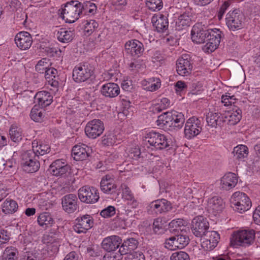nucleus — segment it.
<instances>
[{"label":"nucleus","instance_id":"13d9d810","mask_svg":"<svg viewBox=\"0 0 260 260\" xmlns=\"http://www.w3.org/2000/svg\"><path fill=\"white\" fill-rule=\"evenodd\" d=\"M115 213V208L112 206H109L101 211L100 215L104 218H109L114 215Z\"/></svg>","mask_w":260,"mask_h":260},{"label":"nucleus","instance_id":"09e8293b","mask_svg":"<svg viewBox=\"0 0 260 260\" xmlns=\"http://www.w3.org/2000/svg\"><path fill=\"white\" fill-rule=\"evenodd\" d=\"M221 32L219 29H209L208 35L207 36L206 41L210 42H217V45H219L221 39Z\"/></svg>","mask_w":260,"mask_h":260},{"label":"nucleus","instance_id":"5701e85b","mask_svg":"<svg viewBox=\"0 0 260 260\" xmlns=\"http://www.w3.org/2000/svg\"><path fill=\"white\" fill-rule=\"evenodd\" d=\"M121 239L117 236H111L105 238L102 241V248L108 252L115 251L117 248L120 247L121 244Z\"/></svg>","mask_w":260,"mask_h":260},{"label":"nucleus","instance_id":"338daca9","mask_svg":"<svg viewBox=\"0 0 260 260\" xmlns=\"http://www.w3.org/2000/svg\"><path fill=\"white\" fill-rule=\"evenodd\" d=\"M10 239V234L6 230H0V244L7 243Z\"/></svg>","mask_w":260,"mask_h":260},{"label":"nucleus","instance_id":"4468645a","mask_svg":"<svg viewBox=\"0 0 260 260\" xmlns=\"http://www.w3.org/2000/svg\"><path fill=\"white\" fill-rule=\"evenodd\" d=\"M79 201L76 194H68L61 199L63 210L68 213H73L79 208Z\"/></svg>","mask_w":260,"mask_h":260},{"label":"nucleus","instance_id":"a878e982","mask_svg":"<svg viewBox=\"0 0 260 260\" xmlns=\"http://www.w3.org/2000/svg\"><path fill=\"white\" fill-rule=\"evenodd\" d=\"M100 91L104 96L113 98L120 93V88L116 83L109 82L102 85Z\"/></svg>","mask_w":260,"mask_h":260},{"label":"nucleus","instance_id":"680f3d73","mask_svg":"<svg viewBox=\"0 0 260 260\" xmlns=\"http://www.w3.org/2000/svg\"><path fill=\"white\" fill-rule=\"evenodd\" d=\"M122 190V198L127 200L134 197L129 187L125 184H122L120 186Z\"/></svg>","mask_w":260,"mask_h":260},{"label":"nucleus","instance_id":"b1692460","mask_svg":"<svg viewBox=\"0 0 260 260\" xmlns=\"http://www.w3.org/2000/svg\"><path fill=\"white\" fill-rule=\"evenodd\" d=\"M32 150L31 152L35 157L39 158L40 155H44L50 152L49 145L41 140L36 139L32 142Z\"/></svg>","mask_w":260,"mask_h":260},{"label":"nucleus","instance_id":"2eb2a0df","mask_svg":"<svg viewBox=\"0 0 260 260\" xmlns=\"http://www.w3.org/2000/svg\"><path fill=\"white\" fill-rule=\"evenodd\" d=\"M73 228L75 232L78 234H85L91 229L93 224L92 218L89 215H85L78 218Z\"/></svg>","mask_w":260,"mask_h":260},{"label":"nucleus","instance_id":"4d7b16f0","mask_svg":"<svg viewBox=\"0 0 260 260\" xmlns=\"http://www.w3.org/2000/svg\"><path fill=\"white\" fill-rule=\"evenodd\" d=\"M170 260H190L188 254L184 251H180L173 253Z\"/></svg>","mask_w":260,"mask_h":260},{"label":"nucleus","instance_id":"c756f323","mask_svg":"<svg viewBox=\"0 0 260 260\" xmlns=\"http://www.w3.org/2000/svg\"><path fill=\"white\" fill-rule=\"evenodd\" d=\"M193 15L190 11H186L181 14L176 21V27L178 30H181L189 26L192 23Z\"/></svg>","mask_w":260,"mask_h":260},{"label":"nucleus","instance_id":"a18cd8bd","mask_svg":"<svg viewBox=\"0 0 260 260\" xmlns=\"http://www.w3.org/2000/svg\"><path fill=\"white\" fill-rule=\"evenodd\" d=\"M19 252L16 248L10 246L7 247L2 255V260H16Z\"/></svg>","mask_w":260,"mask_h":260},{"label":"nucleus","instance_id":"3c124183","mask_svg":"<svg viewBox=\"0 0 260 260\" xmlns=\"http://www.w3.org/2000/svg\"><path fill=\"white\" fill-rule=\"evenodd\" d=\"M165 247L171 250L180 249V244L178 243L177 236H172L167 239L165 242Z\"/></svg>","mask_w":260,"mask_h":260},{"label":"nucleus","instance_id":"7c9ffc66","mask_svg":"<svg viewBox=\"0 0 260 260\" xmlns=\"http://www.w3.org/2000/svg\"><path fill=\"white\" fill-rule=\"evenodd\" d=\"M141 85L143 89L148 91H155L160 88L161 83L159 78L151 77L144 79L141 81Z\"/></svg>","mask_w":260,"mask_h":260},{"label":"nucleus","instance_id":"49530a36","mask_svg":"<svg viewBox=\"0 0 260 260\" xmlns=\"http://www.w3.org/2000/svg\"><path fill=\"white\" fill-rule=\"evenodd\" d=\"M170 101L166 98H162L157 101V103L152 107V111L153 113H159L165 110L170 106Z\"/></svg>","mask_w":260,"mask_h":260},{"label":"nucleus","instance_id":"f8f14e48","mask_svg":"<svg viewBox=\"0 0 260 260\" xmlns=\"http://www.w3.org/2000/svg\"><path fill=\"white\" fill-rule=\"evenodd\" d=\"M192 69V64L189 55L183 54L177 59L176 71L179 75L187 76L191 73Z\"/></svg>","mask_w":260,"mask_h":260},{"label":"nucleus","instance_id":"603ef678","mask_svg":"<svg viewBox=\"0 0 260 260\" xmlns=\"http://www.w3.org/2000/svg\"><path fill=\"white\" fill-rule=\"evenodd\" d=\"M146 5L148 8L152 11H158L163 7L162 0H146Z\"/></svg>","mask_w":260,"mask_h":260},{"label":"nucleus","instance_id":"72a5a7b5","mask_svg":"<svg viewBox=\"0 0 260 260\" xmlns=\"http://www.w3.org/2000/svg\"><path fill=\"white\" fill-rule=\"evenodd\" d=\"M152 23L158 32H163L168 27V20L163 15L153 16L152 18Z\"/></svg>","mask_w":260,"mask_h":260},{"label":"nucleus","instance_id":"e433bc0d","mask_svg":"<svg viewBox=\"0 0 260 260\" xmlns=\"http://www.w3.org/2000/svg\"><path fill=\"white\" fill-rule=\"evenodd\" d=\"M120 139V136L114 132L106 133L102 138V143L104 146H110L115 144Z\"/></svg>","mask_w":260,"mask_h":260},{"label":"nucleus","instance_id":"20e7f679","mask_svg":"<svg viewBox=\"0 0 260 260\" xmlns=\"http://www.w3.org/2000/svg\"><path fill=\"white\" fill-rule=\"evenodd\" d=\"M231 207L240 213L248 210L251 207V202L247 195L241 191H236L230 199Z\"/></svg>","mask_w":260,"mask_h":260},{"label":"nucleus","instance_id":"1a4fd4ad","mask_svg":"<svg viewBox=\"0 0 260 260\" xmlns=\"http://www.w3.org/2000/svg\"><path fill=\"white\" fill-rule=\"evenodd\" d=\"M209 223L203 216L194 217L191 221V230L192 234L197 237L201 238L208 232Z\"/></svg>","mask_w":260,"mask_h":260},{"label":"nucleus","instance_id":"4c0bfd02","mask_svg":"<svg viewBox=\"0 0 260 260\" xmlns=\"http://www.w3.org/2000/svg\"><path fill=\"white\" fill-rule=\"evenodd\" d=\"M249 153L248 147L244 145H239L234 148L233 153L234 158L243 161L248 156Z\"/></svg>","mask_w":260,"mask_h":260},{"label":"nucleus","instance_id":"cd10ccee","mask_svg":"<svg viewBox=\"0 0 260 260\" xmlns=\"http://www.w3.org/2000/svg\"><path fill=\"white\" fill-rule=\"evenodd\" d=\"M45 78L48 83V85L51 86L50 90L55 92L57 91L58 88V77L57 76V71L53 68H49L45 70Z\"/></svg>","mask_w":260,"mask_h":260},{"label":"nucleus","instance_id":"39448f33","mask_svg":"<svg viewBox=\"0 0 260 260\" xmlns=\"http://www.w3.org/2000/svg\"><path fill=\"white\" fill-rule=\"evenodd\" d=\"M93 74V68L88 63H79L73 70L72 77L76 83H81L88 80Z\"/></svg>","mask_w":260,"mask_h":260},{"label":"nucleus","instance_id":"dca6fc26","mask_svg":"<svg viewBox=\"0 0 260 260\" xmlns=\"http://www.w3.org/2000/svg\"><path fill=\"white\" fill-rule=\"evenodd\" d=\"M69 166L67 164L64 159H57L50 166L48 172L51 175L59 177L62 176L69 170Z\"/></svg>","mask_w":260,"mask_h":260},{"label":"nucleus","instance_id":"de8ad7c7","mask_svg":"<svg viewBox=\"0 0 260 260\" xmlns=\"http://www.w3.org/2000/svg\"><path fill=\"white\" fill-rule=\"evenodd\" d=\"M83 30L85 35L89 36L96 31L99 27V23L94 20L90 19L85 21Z\"/></svg>","mask_w":260,"mask_h":260},{"label":"nucleus","instance_id":"37998d69","mask_svg":"<svg viewBox=\"0 0 260 260\" xmlns=\"http://www.w3.org/2000/svg\"><path fill=\"white\" fill-rule=\"evenodd\" d=\"M9 135L11 140L14 142H20L24 137L22 128L14 124L10 128Z\"/></svg>","mask_w":260,"mask_h":260},{"label":"nucleus","instance_id":"f704fd0d","mask_svg":"<svg viewBox=\"0 0 260 260\" xmlns=\"http://www.w3.org/2000/svg\"><path fill=\"white\" fill-rule=\"evenodd\" d=\"M100 186L102 191L107 194L116 193L117 185L114 180H101Z\"/></svg>","mask_w":260,"mask_h":260},{"label":"nucleus","instance_id":"5fc2aeb1","mask_svg":"<svg viewBox=\"0 0 260 260\" xmlns=\"http://www.w3.org/2000/svg\"><path fill=\"white\" fill-rule=\"evenodd\" d=\"M238 180H220V187L225 190H229L236 186Z\"/></svg>","mask_w":260,"mask_h":260},{"label":"nucleus","instance_id":"4be33fe9","mask_svg":"<svg viewBox=\"0 0 260 260\" xmlns=\"http://www.w3.org/2000/svg\"><path fill=\"white\" fill-rule=\"evenodd\" d=\"M89 149V147L85 144L76 145L72 148V156L76 161H82L88 157Z\"/></svg>","mask_w":260,"mask_h":260},{"label":"nucleus","instance_id":"58836bf2","mask_svg":"<svg viewBox=\"0 0 260 260\" xmlns=\"http://www.w3.org/2000/svg\"><path fill=\"white\" fill-rule=\"evenodd\" d=\"M74 35L73 31L66 28H61L57 32V37L59 42L67 43L73 40Z\"/></svg>","mask_w":260,"mask_h":260},{"label":"nucleus","instance_id":"a211bd4d","mask_svg":"<svg viewBox=\"0 0 260 260\" xmlns=\"http://www.w3.org/2000/svg\"><path fill=\"white\" fill-rule=\"evenodd\" d=\"M15 42L17 46L20 49L26 50L31 47L32 43V39L29 32L21 31L16 35Z\"/></svg>","mask_w":260,"mask_h":260},{"label":"nucleus","instance_id":"e2e57ef3","mask_svg":"<svg viewBox=\"0 0 260 260\" xmlns=\"http://www.w3.org/2000/svg\"><path fill=\"white\" fill-rule=\"evenodd\" d=\"M217 42L214 43L207 41L206 44L203 46V50L205 52H212L214 51L217 47Z\"/></svg>","mask_w":260,"mask_h":260},{"label":"nucleus","instance_id":"393cba45","mask_svg":"<svg viewBox=\"0 0 260 260\" xmlns=\"http://www.w3.org/2000/svg\"><path fill=\"white\" fill-rule=\"evenodd\" d=\"M224 122L227 121L230 125H235L238 123L242 118V111L237 106L226 111L223 116Z\"/></svg>","mask_w":260,"mask_h":260},{"label":"nucleus","instance_id":"c85d7f7f","mask_svg":"<svg viewBox=\"0 0 260 260\" xmlns=\"http://www.w3.org/2000/svg\"><path fill=\"white\" fill-rule=\"evenodd\" d=\"M34 98L35 102L38 104V106L42 108L49 106L53 101L52 95L50 92L45 90L38 92Z\"/></svg>","mask_w":260,"mask_h":260},{"label":"nucleus","instance_id":"864d4df0","mask_svg":"<svg viewBox=\"0 0 260 260\" xmlns=\"http://www.w3.org/2000/svg\"><path fill=\"white\" fill-rule=\"evenodd\" d=\"M51 64L50 60L46 58H44L39 60L36 65V70L40 73H44L45 70L49 69V66Z\"/></svg>","mask_w":260,"mask_h":260},{"label":"nucleus","instance_id":"c9c22d12","mask_svg":"<svg viewBox=\"0 0 260 260\" xmlns=\"http://www.w3.org/2000/svg\"><path fill=\"white\" fill-rule=\"evenodd\" d=\"M39 224L43 228H49L55 223L54 220L48 212H43L38 217Z\"/></svg>","mask_w":260,"mask_h":260},{"label":"nucleus","instance_id":"423d86ee","mask_svg":"<svg viewBox=\"0 0 260 260\" xmlns=\"http://www.w3.org/2000/svg\"><path fill=\"white\" fill-rule=\"evenodd\" d=\"M226 24L230 30L235 31L243 28L245 17L239 10L236 9L229 12L226 17Z\"/></svg>","mask_w":260,"mask_h":260},{"label":"nucleus","instance_id":"f03ea898","mask_svg":"<svg viewBox=\"0 0 260 260\" xmlns=\"http://www.w3.org/2000/svg\"><path fill=\"white\" fill-rule=\"evenodd\" d=\"M255 236V231L252 229L235 232L231 238V245L233 247H248L254 243Z\"/></svg>","mask_w":260,"mask_h":260},{"label":"nucleus","instance_id":"2f4dec72","mask_svg":"<svg viewBox=\"0 0 260 260\" xmlns=\"http://www.w3.org/2000/svg\"><path fill=\"white\" fill-rule=\"evenodd\" d=\"M138 243V241L134 238H127L120 246L118 252L123 255L128 254L137 248Z\"/></svg>","mask_w":260,"mask_h":260},{"label":"nucleus","instance_id":"774afa93","mask_svg":"<svg viewBox=\"0 0 260 260\" xmlns=\"http://www.w3.org/2000/svg\"><path fill=\"white\" fill-rule=\"evenodd\" d=\"M121 253L112 252L106 254L104 257L103 260H121L122 259Z\"/></svg>","mask_w":260,"mask_h":260},{"label":"nucleus","instance_id":"ddd939ff","mask_svg":"<svg viewBox=\"0 0 260 260\" xmlns=\"http://www.w3.org/2000/svg\"><path fill=\"white\" fill-rule=\"evenodd\" d=\"M38 158L32 155L31 152H27L23 155L22 167L24 171L28 173L37 172L40 168Z\"/></svg>","mask_w":260,"mask_h":260},{"label":"nucleus","instance_id":"8fccbe9b","mask_svg":"<svg viewBox=\"0 0 260 260\" xmlns=\"http://www.w3.org/2000/svg\"><path fill=\"white\" fill-rule=\"evenodd\" d=\"M238 102L235 96L230 93H225L221 96V102L224 106H233V108H235V106H237Z\"/></svg>","mask_w":260,"mask_h":260},{"label":"nucleus","instance_id":"6e6552de","mask_svg":"<svg viewBox=\"0 0 260 260\" xmlns=\"http://www.w3.org/2000/svg\"><path fill=\"white\" fill-rule=\"evenodd\" d=\"M172 209L170 202L165 199L155 200L149 203L146 207L148 213L150 215L167 213Z\"/></svg>","mask_w":260,"mask_h":260},{"label":"nucleus","instance_id":"c03bdc74","mask_svg":"<svg viewBox=\"0 0 260 260\" xmlns=\"http://www.w3.org/2000/svg\"><path fill=\"white\" fill-rule=\"evenodd\" d=\"M45 114V110L40 108L38 105H35L32 108L30 116L31 119L36 122H41L43 120Z\"/></svg>","mask_w":260,"mask_h":260},{"label":"nucleus","instance_id":"9b49d317","mask_svg":"<svg viewBox=\"0 0 260 260\" xmlns=\"http://www.w3.org/2000/svg\"><path fill=\"white\" fill-rule=\"evenodd\" d=\"M105 129L104 125L101 120L94 119L88 121L85 127V133L90 139H96L100 136Z\"/></svg>","mask_w":260,"mask_h":260},{"label":"nucleus","instance_id":"79ce46f5","mask_svg":"<svg viewBox=\"0 0 260 260\" xmlns=\"http://www.w3.org/2000/svg\"><path fill=\"white\" fill-rule=\"evenodd\" d=\"M172 118H173L171 120V122H172L171 128L180 129L182 128L185 121L184 115L181 112L172 111Z\"/></svg>","mask_w":260,"mask_h":260},{"label":"nucleus","instance_id":"ea45409f","mask_svg":"<svg viewBox=\"0 0 260 260\" xmlns=\"http://www.w3.org/2000/svg\"><path fill=\"white\" fill-rule=\"evenodd\" d=\"M2 211L6 214H13L17 211L18 206L17 202L12 199H6L2 205Z\"/></svg>","mask_w":260,"mask_h":260},{"label":"nucleus","instance_id":"bb28decb","mask_svg":"<svg viewBox=\"0 0 260 260\" xmlns=\"http://www.w3.org/2000/svg\"><path fill=\"white\" fill-rule=\"evenodd\" d=\"M60 239V233L57 229H51L48 234L44 235L43 240L47 244H53V250L56 252L58 249Z\"/></svg>","mask_w":260,"mask_h":260},{"label":"nucleus","instance_id":"6e6d98bb","mask_svg":"<svg viewBox=\"0 0 260 260\" xmlns=\"http://www.w3.org/2000/svg\"><path fill=\"white\" fill-rule=\"evenodd\" d=\"M164 229V223L161 218H157L154 220L153 223V230L156 234H160L163 233Z\"/></svg>","mask_w":260,"mask_h":260},{"label":"nucleus","instance_id":"7ed1b4c3","mask_svg":"<svg viewBox=\"0 0 260 260\" xmlns=\"http://www.w3.org/2000/svg\"><path fill=\"white\" fill-rule=\"evenodd\" d=\"M143 140L154 149L161 150L170 146V142L166 136L153 131L146 133Z\"/></svg>","mask_w":260,"mask_h":260},{"label":"nucleus","instance_id":"052dcab7","mask_svg":"<svg viewBox=\"0 0 260 260\" xmlns=\"http://www.w3.org/2000/svg\"><path fill=\"white\" fill-rule=\"evenodd\" d=\"M186 224V221L181 218L175 219L172 220L169 224V228H174L176 230L177 228L185 226Z\"/></svg>","mask_w":260,"mask_h":260},{"label":"nucleus","instance_id":"a19ab883","mask_svg":"<svg viewBox=\"0 0 260 260\" xmlns=\"http://www.w3.org/2000/svg\"><path fill=\"white\" fill-rule=\"evenodd\" d=\"M172 111L164 113L158 117V119L156 121L157 125L160 127L166 126V127L171 128L172 125L171 120H172L173 118H172Z\"/></svg>","mask_w":260,"mask_h":260},{"label":"nucleus","instance_id":"473e14b6","mask_svg":"<svg viewBox=\"0 0 260 260\" xmlns=\"http://www.w3.org/2000/svg\"><path fill=\"white\" fill-rule=\"evenodd\" d=\"M206 121L209 126L216 127L224 121L223 116L220 113L209 112L206 115Z\"/></svg>","mask_w":260,"mask_h":260},{"label":"nucleus","instance_id":"0eeeda50","mask_svg":"<svg viewBox=\"0 0 260 260\" xmlns=\"http://www.w3.org/2000/svg\"><path fill=\"white\" fill-rule=\"evenodd\" d=\"M78 197L81 202L86 204H94L100 199L98 190L88 185H85L78 190Z\"/></svg>","mask_w":260,"mask_h":260},{"label":"nucleus","instance_id":"6ab92c4d","mask_svg":"<svg viewBox=\"0 0 260 260\" xmlns=\"http://www.w3.org/2000/svg\"><path fill=\"white\" fill-rule=\"evenodd\" d=\"M125 50L133 56H140L144 51L143 44L137 40H131L125 44Z\"/></svg>","mask_w":260,"mask_h":260},{"label":"nucleus","instance_id":"aec40b11","mask_svg":"<svg viewBox=\"0 0 260 260\" xmlns=\"http://www.w3.org/2000/svg\"><path fill=\"white\" fill-rule=\"evenodd\" d=\"M224 206V203L221 198L215 196L209 199L207 210L209 213L216 216L222 212Z\"/></svg>","mask_w":260,"mask_h":260},{"label":"nucleus","instance_id":"f3484780","mask_svg":"<svg viewBox=\"0 0 260 260\" xmlns=\"http://www.w3.org/2000/svg\"><path fill=\"white\" fill-rule=\"evenodd\" d=\"M203 239L201 245L206 250H211L214 249L218 244L220 235L216 231H208Z\"/></svg>","mask_w":260,"mask_h":260},{"label":"nucleus","instance_id":"0e129e2a","mask_svg":"<svg viewBox=\"0 0 260 260\" xmlns=\"http://www.w3.org/2000/svg\"><path fill=\"white\" fill-rule=\"evenodd\" d=\"M176 236L180 249L184 248L188 244L190 240L188 236L181 234Z\"/></svg>","mask_w":260,"mask_h":260},{"label":"nucleus","instance_id":"69168bd1","mask_svg":"<svg viewBox=\"0 0 260 260\" xmlns=\"http://www.w3.org/2000/svg\"><path fill=\"white\" fill-rule=\"evenodd\" d=\"M125 260H145V257L142 252L137 251L128 254Z\"/></svg>","mask_w":260,"mask_h":260},{"label":"nucleus","instance_id":"412c9836","mask_svg":"<svg viewBox=\"0 0 260 260\" xmlns=\"http://www.w3.org/2000/svg\"><path fill=\"white\" fill-rule=\"evenodd\" d=\"M209 29L204 30L199 24L193 25L191 31L192 41L197 43L201 44L205 42L208 35Z\"/></svg>","mask_w":260,"mask_h":260},{"label":"nucleus","instance_id":"f257e3e1","mask_svg":"<svg viewBox=\"0 0 260 260\" xmlns=\"http://www.w3.org/2000/svg\"><path fill=\"white\" fill-rule=\"evenodd\" d=\"M83 5L78 1L67 2L61 8L60 16L66 22L72 23L77 20L82 13Z\"/></svg>","mask_w":260,"mask_h":260},{"label":"nucleus","instance_id":"bf43d9fd","mask_svg":"<svg viewBox=\"0 0 260 260\" xmlns=\"http://www.w3.org/2000/svg\"><path fill=\"white\" fill-rule=\"evenodd\" d=\"M96 9V5L94 3L90 2H87L85 4V5L83 6V10L85 11V12L90 15H92L95 14Z\"/></svg>","mask_w":260,"mask_h":260},{"label":"nucleus","instance_id":"9d476101","mask_svg":"<svg viewBox=\"0 0 260 260\" xmlns=\"http://www.w3.org/2000/svg\"><path fill=\"white\" fill-rule=\"evenodd\" d=\"M202 131L201 120L195 116L189 118L185 124L184 135L186 139H191L198 135Z\"/></svg>","mask_w":260,"mask_h":260}]
</instances>
